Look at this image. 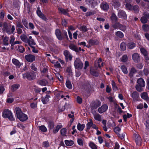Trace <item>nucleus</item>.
Masks as SVG:
<instances>
[{
	"label": "nucleus",
	"instance_id": "473e14b6",
	"mask_svg": "<svg viewBox=\"0 0 149 149\" xmlns=\"http://www.w3.org/2000/svg\"><path fill=\"white\" fill-rule=\"evenodd\" d=\"M136 137L137 138L135 140L136 143L138 145H140L141 142V138L139 135H137Z\"/></svg>",
	"mask_w": 149,
	"mask_h": 149
},
{
	"label": "nucleus",
	"instance_id": "bb28decb",
	"mask_svg": "<svg viewBox=\"0 0 149 149\" xmlns=\"http://www.w3.org/2000/svg\"><path fill=\"white\" fill-rule=\"evenodd\" d=\"M65 145L68 146H72L74 144V142L72 140H65Z\"/></svg>",
	"mask_w": 149,
	"mask_h": 149
},
{
	"label": "nucleus",
	"instance_id": "c756f323",
	"mask_svg": "<svg viewBox=\"0 0 149 149\" xmlns=\"http://www.w3.org/2000/svg\"><path fill=\"white\" fill-rule=\"evenodd\" d=\"M58 9L59 13H62L65 15H67L68 16L69 15L67 11L65 9L61 8H59Z\"/></svg>",
	"mask_w": 149,
	"mask_h": 149
},
{
	"label": "nucleus",
	"instance_id": "4d7b16f0",
	"mask_svg": "<svg viewBox=\"0 0 149 149\" xmlns=\"http://www.w3.org/2000/svg\"><path fill=\"white\" fill-rule=\"evenodd\" d=\"M89 44L91 45H93L97 44L96 41L95 40L91 39L89 41Z\"/></svg>",
	"mask_w": 149,
	"mask_h": 149
},
{
	"label": "nucleus",
	"instance_id": "49530a36",
	"mask_svg": "<svg viewBox=\"0 0 149 149\" xmlns=\"http://www.w3.org/2000/svg\"><path fill=\"white\" fill-rule=\"evenodd\" d=\"M111 82V84L112 86L113 90L115 91H116L117 90L118 88L116 85V84L113 80H112Z\"/></svg>",
	"mask_w": 149,
	"mask_h": 149
},
{
	"label": "nucleus",
	"instance_id": "2eb2a0df",
	"mask_svg": "<svg viewBox=\"0 0 149 149\" xmlns=\"http://www.w3.org/2000/svg\"><path fill=\"white\" fill-rule=\"evenodd\" d=\"M50 98V96L49 95H46L45 97H43L42 99V101L44 104H46L49 101V99Z\"/></svg>",
	"mask_w": 149,
	"mask_h": 149
},
{
	"label": "nucleus",
	"instance_id": "6e6552de",
	"mask_svg": "<svg viewBox=\"0 0 149 149\" xmlns=\"http://www.w3.org/2000/svg\"><path fill=\"white\" fill-rule=\"evenodd\" d=\"M64 54L66 60L70 61L72 60V56L69 51L67 50L64 51Z\"/></svg>",
	"mask_w": 149,
	"mask_h": 149
},
{
	"label": "nucleus",
	"instance_id": "412c9836",
	"mask_svg": "<svg viewBox=\"0 0 149 149\" xmlns=\"http://www.w3.org/2000/svg\"><path fill=\"white\" fill-rule=\"evenodd\" d=\"M85 127V125L84 124H81L79 123L77 124V127L78 130L79 131H82Z\"/></svg>",
	"mask_w": 149,
	"mask_h": 149
},
{
	"label": "nucleus",
	"instance_id": "cd10ccee",
	"mask_svg": "<svg viewBox=\"0 0 149 149\" xmlns=\"http://www.w3.org/2000/svg\"><path fill=\"white\" fill-rule=\"evenodd\" d=\"M39 128L40 130L43 132H46L47 130L46 127L44 125H42L39 126Z\"/></svg>",
	"mask_w": 149,
	"mask_h": 149
},
{
	"label": "nucleus",
	"instance_id": "a19ab883",
	"mask_svg": "<svg viewBox=\"0 0 149 149\" xmlns=\"http://www.w3.org/2000/svg\"><path fill=\"white\" fill-rule=\"evenodd\" d=\"M66 85L67 87L70 89H71L72 88V86L69 80H67Z\"/></svg>",
	"mask_w": 149,
	"mask_h": 149
},
{
	"label": "nucleus",
	"instance_id": "58836bf2",
	"mask_svg": "<svg viewBox=\"0 0 149 149\" xmlns=\"http://www.w3.org/2000/svg\"><path fill=\"white\" fill-rule=\"evenodd\" d=\"M121 69L123 72L125 74H126L128 73V71L125 65H122L121 67Z\"/></svg>",
	"mask_w": 149,
	"mask_h": 149
},
{
	"label": "nucleus",
	"instance_id": "3c124183",
	"mask_svg": "<svg viewBox=\"0 0 149 149\" xmlns=\"http://www.w3.org/2000/svg\"><path fill=\"white\" fill-rule=\"evenodd\" d=\"M140 51L141 53L144 56H146V55H147V52L144 49L141 48L140 49Z\"/></svg>",
	"mask_w": 149,
	"mask_h": 149
},
{
	"label": "nucleus",
	"instance_id": "338daca9",
	"mask_svg": "<svg viewBox=\"0 0 149 149\" xmlns=\"http://www.w3.org/2000/svg\"><path fill=\"white\" fill-rule=\"evenodd\" d=\"M136 70L135 68H132L130 70V74L132 75L134 73H135L136 72Z\"/></svg>",
	"mask_w": 149,
	"mask_h": 149
},
{
	"label": "nucleus",
	"instance_id": "8fccbe9b",
	"mask_svg": "<svg viewBox=\"0 0 149 149\" xmlns=\"http://www.w3.org/2000/svg\"><path fill=\"white\" fill-rule=\"evenodd\" d=\"M121 130L120 128L118 127H115L114 129L115 132L117 134H119V133Z\"/></svg>",
	"mask_w": 149,
	"mask_h": 149
},
{
	"label": "nucleus",
	"instance_id": "5701e85b",
	"mask_svg": "<svg viewBox=\"0 0 149 149\" xmlns=\"http://www.w3.org/2000/svg\"><path fill=\"white\" fill-rule=\"evenodd\" d=\"M136 46L135 44L132 42H131L127 44V47L130 49H132L134 48Z\"/></svg>",
	"mask_w": 149,
	"mask_h": 149
},
{
	"label": "nucleus",
	"instance_id": "f257e3e1",
	"mask_svg": "<svg viewBox=\"0 0 149 149\" xmlns=\"http://www.w3.org/2000/svg\"><path fill=\"white\" fill-rule=\"evenodd\" d=\"M2 116L5 118H8L11 121H13L15 118L11 111L8 110H5L2 113Z\"/></svg>",
	"mask_w": 149,
	"mask_h": 149
},
{
	"label": "nucleus",
	"instance_id": "bf43d9fd",
	"mask_svg": "<svg viewBox=\"0 0 149 149\" xmlns=\"http://www.w3.org/2000/svg\"><path fill=\"white\" fill-rule=\"evenodd\" d=\"M77 143L80 146H82L83 144L82 139L81 138H78L77 139Z\"/></svg>",
	"mask_w": 149,
	"mask_h": 149
},
{
	"label": "nucleus",
	"instance_id": "ea45409f",
	"mask_svg": "<svg viewBox=\"0 0 149 149\" xmlns=\"http://www.w3.org/2000/svg\"><path fill=\"white\" fill-rule=\"evenodd\" d=\"M21 40L23 42H26L28 40L27 36L24 34H23L20 36Z\"/></svg>",
	"mask_w": 149,
	"mask_h": 149
},
{
	"label": "nucleus",
	"instance_id": "39448f33",
	"mask_svg": "<svg viewBox=\"0 0 149 149\" xmlns=\"http://www.w3.org/2000/svg\"><path fill=\"white\" fill-rule=\"evenodd\" d=\"M25 58L27 61L30 62H32L35 61L36 59V57L34 56L31 54L26 55Z\"/></svg>",
	"mask_w": 149,
	"mask_h": 149
},
{
	"label": "nucleus",
	"instance_id": "4c0bfd02",
	"mask_svg": "<svg viewBox=\"0 0 149 149\" xmlns=\"http://www.w3.org/2000/svg\"><path fill=\"white\" fill-rule=\"evenodd\" d=\"M17 50L20 52L23 53L25 51V49L23 46L20 45L18 46Z\"/></svg>",
	"mask_w": 149,
	"mask_h": 149
},
{
	"label": "nucleus",
	"instance_id": "680f3d73",
	"mask_svg": "<svg viewBox=\"0 0 149 149\" xmlns=\"http://www.w3.org/2000/svg\"><path fill=\"white\" fill-rule=\"evenodd\" d=\"M17 126L21 129H23L25 128V126L23 124L18 123L17 124Z\"/></svg>",
	"mask_w": 149,
	"mask_h": 149
},
{
	"label": "nucleus",
	"instance_id": "4468645a",
	"mask_svg": "<svg viewBox=\"0 0 149 149\" xmlns=\"http://www.w3.org/2000/svg\"><path fill=\"white\" fill-rule=\"evenodd\" d=\"M94 119L97 120L101 121L102 120V116L98 113H93Z\"/></svg>",
	"mask_w": 149,
	"mask_h": 149
},
{
	"label": "nucleus",
	"instance_id": "e433bc0d",
	"mask_svg": "<svg viewBox=\"0 0 149 149\" xmlns=\"http://www.w3.org/2000/svg\"><path fill=\"white\" fill-rule=\"evenodd\" d=\"M126 44L124 42L121 43L120 45V48L123 51H125L126 49Z\"/></svg>",
	"mask_w": 149,
	"mask_h": 149
},
{
	"label": "nucleus",
	"instance_id": "5fc2aeb1",
	"mask_svg": "<svg viewBox=\"0 0 149 149\" xmlns=\"http://www.w3.org/2000/svg\"><path fill=\"white\" fill-rule=\"evenodd\" d=\"M88 4L89 5L93 6L95 4V3L93 0H89Z\"/></svg>",
	"mask_w": 149,
	"mask_h": 149
},
{
	"label": "nucleus",
	"instance_id": "37998d69",
	"mask_svg": "<svg viewBox=\"0 0 149 149\" xmlns=\"http://www.w3.org/2000/svg\"><path fill=\"white\" fill-rule=\"evenodd\" d=\"M15 40V38L14 36H10V44L11 46L14 45V41Z\"/></svg>",
	"mask_w": 149,
	"mask_h": 149
},
{
	"label": "nucleus",
	"instance_id": "052dcab7",
	"mask_svg": "<svg viewBox=\"0 0 149 149\" xmlns=\"http://www.w3.org/2000/svg\"><path fill=\"white\" fill-rule=\"evenodd\" d=\"M66 71L70 75H71L72 74L71 67H69L67 68L66 69Z\"/></svg>",
	"mask_w": 149,
	"mask_h": 149
},
{
	"label": "nucleus",
	"instance_id": "7ed1b4c3",
	"mask_svg": "<svg viewBox=\"0 0 149 149\" xmlns=\"http://www.w3.org/2000/svg\"><path fill=\"white\" fill-rule=\"evenodd\" d=\"M74 66L75 69L79 70L82 68L83 64L79 58H77L74 60Z\"/></svg>",
	"mask_w": 149,
	"mask_h": 149
},
{
	"label": "nucleus",
	"instance_id": "0eeeda50",
	"mask_svg": "<svg viewBox=\"0 0 149 149\" xmlns=\"http://www.w3.org/2000/svg\"><path fill=\"white\" fill-rule=\"evenodd\" d=\"M17 118L22 122L28 119L27 115L23 113L17 117Z\"/></svg>",
	"mask_w": 149,
	"mask_h": 149
},
{
	"label": "nucleus",
	"instance_id": "c9c22d12",
	"mask_svg": "<svg viewBox=\"0 0 149 149\" xmlns=\"http://www.w3.org/2000/svg\"><path fill=\"white\" fill-rule=\"evenodd\" d=\"M67 132V129L65 128H62L60 130V132L62 135L65 136H66Z\"/></svg>",
	"mask_w": 149,
	"mask_h": 149
},
{
	"label": "nucleus",
	"instance_id": "ddd939ff",
	"mask_svg": "<svg viewBox=\"0 0 149 149\" xmlns=\"http://www.w3.org/2000/svg\"><path fill=\"white\" fill-rule=\"evenodd\" d=\"M100 7L103 10L106 11L109 9V6L107 3L103 2L101 4Z\"/></svg>",
	"mask_w": 149,
	"mask_h": 149
},
{
	"label": "nucleus",
	"instance_id": "b1692460",
	"mask_svg": "<svg viewBox=\"0 0 149 149\" xmlns=\"http://www.w3.org/2000/svg\"><path fill=\"white\" fill-rule=\"evenodd\" d=\"M20 85L19 84H15L12 85L11 87V90L14 91L19 88L20 87Z\"/></svg>",
	"mask_w": 149,
	"mask_h": 149
},
{
	"label": "nucleus",
	"instance_id": "6ab92c4d",
	"mask_svg": "<svg viewBox=\"0 0 149 149\" xmlns=\"http://www.w3.org/2000/svg\"><path fill=\"white\" fill-rule=\"evenodd\" d=\"M55 34L58 39L60 40H62V38L61 35V33L59 29L56 30Z\"/></svg>",
	"mask_w": 149,
	"mask_h": 149
},
{
	"label": "nucleus",
	"instance_id": "0e129e2a",
	"mask_svg": "<svg viewBox=\"0 0 149 149\" xmlns=\"http://www.w3.org/2000/svg\"><path fill=\"white\" fill-rule=\"evenodd\" d=\"M22 22L25 26L27 28H28V22L25 19H24L22 20Z\"/></svg>",
	"mask_w": 149,
	"mask_h": 149
},
{
	"label": "nucleus",
	"instance_id": "393cba45",
	"mask_svg": "<svg viewBox=\"0 0 149 149\" xmlns=\"http://www.w3.org/2000/svg\"><path fill=\"white\" fill-rule=\"evenodd\" d=\"M54 124L53 122H49L48 123V127L49 131L52 130L54 128Z\"/></svg>",
	"mask_w": 149,
	"mask_h": 149
},
{
	"label": "nucleus",
	"instance_id": "864d4df0",
	"mask_svg": "<svg viewBox=\"0 0 149 149\" xmlns=\"http://www.w3.org/2000/svg\"><path fill=\"white\" fill-rule=\"evenodd\" d=\"M111 19L113 21H116L117 19V17L115 14L113 13L111 16Z\"/></svg>",
	"mask_w": 149,
	"mask_h": 149
},
{
	"label": "nucleus",
	"instance_id": "f704fd0d",
	"mask_svg": "<svg viewBox=\"0 0 149 149\" xmlns=\"http://www.w3.org/2000/svg\"><path fill=\"white\" fill-rule=\"evenodd\" d=\"M90 147L92 149H97V147L96 145L93 142H90L89 143Z\"/></svg>",
	"mask_w": 149,
	"mask_h": 149
},
{
	"label": "nucleus",
	"instance_id": "20e7f679",
	"mask_svg": "<svg viewBox=\"0 0 149 149\" xmlns=\"http://www.w3.org/2000/svg\"><path fill=\"white\" fill-rule=\"evenodd\" d=\"M35 77V72H32L31 73L26 72L23 74V78H26L28 80H33Z\"/></svg>",
	"mask_w": 149,
	"mask_h": 149
},
{
	"label": "nucleus",
	"instance_id": "6e6d98bb",
	"mask_svg": "<svg viewBox=\"0 0 149 149\" xmlns=\"http://www.w3.org/2000/svg\"><path fill=\"white\" fill-rule=\"evenodd\" d=\"M127 56L126 55H125L123 56L121 59V61L123 62H125L127 60Z\"/></svg>",
	"mask_w": 149,
	"mask_h": 149
},
{
	"label": "nucleus",
	"instance_id": "a211bd4d",
	"mask_svg": "<svg viewBox=\"0 0 149 149\" xmlns=\"http://www.w3.org/2000/svg\"><path fill=\"white\" fill-rule=\"evenodd\" d=\"M137 82L139 85H140L142 86H145V81L142 78H139L137 80Z\"/></svg>",
	"mask_w": 149,
	"mask_h": 149
},
{
	"label": "nucleus",
	"instance_id": "2f4dec72",
	"mask_svg": "<svg viewBox=\"0 0 149 149\" xmlns=\"http://www.w3.org/2000/svg\"><path fill=\"white\" fill-rule=\"evenodd\" d=\"M141 98L144 100H147L148 98V96L147 93L146 92H143L141 94Z\"/></svg>",
	"mask_w": 149,
	"mask_h": 149
},
{
	"label": "nucleus",
	"instance_id": "f03ea898",
	"mask_svg": "<svg viewBox=\"0 0 149 149\" xmlns=\"http://www.w3.org/2000/svg\"><path fill=\"white\" fill-rule=\"evenodd\" d=\"M4 30L9 35L13 33L15 30V27L14 25H13L11 27V29L10 26L9 27L6 23H5L3 26Z\"/></svg>",
	"mask_w": 149,
	"mask_h": 149
},
{
	"label": "nucleus",
	"instance_id": "9b49d317",
	"mask_svg": "<svg viewBox=\"0 0 149 149\" xmlns=\"http://www.w3.org/2000/svg\"><path fill=\"white\" fill-rule=\"evenodd\" d=\"M13 63L16 66L17 68H19L21 66V63L19 61L15 58H13L12 60Z\"/></svg>",
	"mask_w": 149,
	"mask_h": 149
},
{
	"label": "nucleus",
	"instance_id": "79ce46f5",
	"mask_svg": "<svg viewBox=\"0 0 149 149\" xmlns=\"http://www.w3.org/2000/svg\"><path fill=\"white\" fill-rule=\"evenodd\" d=\"M27 42L29 45L30 46L35 45H36V43L33 39L28 40Z\"/></svg>",
	"mask_w": 149,
	"mask_h": 149
},
{
	"label": "nucleus",
	"instance_id": "774afa93",
	"mask_svg": "<svg viewBox=\"0 0 149 149\" xmlns=\"http://www.w3.org/2000/svg\"><path fill=\"white\" fill-rule=\"evenodd\" d=\"M43 145L45 147H47L49 145V143L48 141H44L43 143Z\"/></svg>",
	"mask_w": 149,
	"mask_h": 149
},
{
	"label": "nucleus",
	"instance_id": "e2e57ef3",
	"mask_svg": "<svg viewBox=\"0 0 149 149\" xmlns=\"http://www.w3.org/2000/svg\"><path fill=\"white\" fill-rule=\"evenodd\" d=\"M142 28L143 30L145 31H148L149 29L148 25L146 24L143 25L142 26Z\"/></svg>",
	"mask_w": 149,
	"mask_h": 149
},
{
	"label": "nucleus",
	"instance_id": "9d476101",
	"mask_svg": "<svg viewBox=\"0 0 149 149\" xmlns=\"http://www.w3.org/2000/svg\"><path fill=\"white\" fill-rule=\"evenodd\" d=\"M118 15L119 17L124 19H126L127 17L126 15L125 12L123 10L119 11Z\"/></svg>",
	"mask_w": 149,
	"mask_h": 149
},
{
	"label": "nucleus",
	"instance_id": "4be33fe9",
	"mask_svg": "<svg viewBox=\"0 0 149 149\" xmlns=\"http://www.w3.org/2000/svg\"><path fill=\"white\" fill-rule=\"evenodd\" d=\"M69 47L71 50L74 51L76 52H78L77 47L76 46L73 44H71L69 46Z\"/></svg>",
	"mask_w": 149,
	"mask_h": 149
},
{
	"label": "nucleus",
	"instance_id": "603ef678",
	"mask_svg": "<svg viewBox=\"0 0 149 149\" xmlns=\"http://www.w3.org/2000/svg\"><path fill=\"white\" fill-rule=\"evenodd\" d=\"M79 30L85 32L87 30V29L86 26H81Z\"/></svg>",
	"mask_w": 149,
	"mask_h": 149
},
{
	"label": "nucleus",
	"instance_id": "69168bd1",
	"mask_svg": "<svg viewBox=\"0 0 149 149\" xmlns=\"http://www.w3.org/2000/svg\"><path fill=\"white\" fill-rule=\"evenodd\" d=\"M141 21L142 23H145L147 22V19L146 17H142L141 19Z\"/></svg>",
	"mask_w": 149,
	"mask_h": 149
},
{
	"label": "nucleus",
	"instance_id": "aec40b11",
	"mask_svg": "<svg viewBox=\"0 0 149 149\" xmlns=\"http://www.w3.org/2000/svg\"><path fill=\"white\" fill-rule=\"evenodd\" d=\"M15 111L17 117H18L19 115L23 113L20 108L18 107H16L15 109Z\"/></svg>",
	"mask_w": 149,
	"mask_h": 149
},
{
	"label": "nucleus",
	"instance_id": "a878e982",
	"mask_svg": "<svg viewBox=\"0 0 149 149\" xmlns=\"http://www.w3.org/2000/svg\"><path fill=\"white\" fill-rule=\"evenodd\" d=\"M38 83L41 86H46L47 84V82L45 79H42L39 81Z\"/></svg>",
	"mask_w": 149,
	"mask_h": 149
},
{
	"label": "nucleus",
	"instance_id": "13d9d810",
	"mask_svg": "<svg viewBox=\"0 0 149 149\" xmlns=\"http://www.w3.org/2000/svg\"><path fill=\"white\" fill-rule=\"evenodd\" d=\"M56 76L57 78L60 81H62L63 79V77L61 76L58 73H57L56 74Z\"/></svg>",
	"mask_w": 149,
	"mask_h": 149
},
{
	"label": "nucleus",
	"instance_id": "de8ad7c7",
	"mask_svg": "<svg viewBox=\"0 0 149 149\" xmlns=\"http://www.w3.org/2000/svg\"><path fill=\"white\" fill-rule=\"evenodd\" d=\"M90 73L92 75L95 77H97L98 75V73L92 70L91 68L90 70Z\"/></svg>",
	"mask_w": 149,
	"mask_h": 149
},
{
	"label": "nucleus",
	"instance_id": "423d86ee",
	"mask_svg": "<svg viewBox=\"0 0 149 149\" xmlns=\"http://www.w3.org/2000/svg\"><path fill=\"white\" fill-rule=\"evenodd\" d=\"M108 108V106L106 104H104L98 109V111L100 113H102L106 111Z\"/></svg>",
	"mask_w": 149,
	"mask_h": 149
},
{
	"label": "nucleus",
	"instance_id": "72a5a7b5",
	"mask_svg": "<svg viewBox=\"0 0 149 149\" xmlns=\"http://www.w3.org/2000/svg\"><path fill=\"white\" fill-rule=\"evenodd\" d=\"M132 116V114L127 113V114L124 115L123 116V118L124 121L126 122L127 121V118H129L131 117Z\"/></svg>",
	"mask_w": 149,
	"mask_h": 149
},
{
	"label": "nucleus",
	"instance_id": "f3484780",
	"mask_svg": "<svg viewBox=\"0 0 149 149\" xmlns=\"http://www.w3.org/2000/svg\"><path fill=\"white\" fill-rule=\"evenodd\" d=\"M131 96L132 97L134 100H136L138 99L139 96L138 93L134 91L131 94Z\"/></svg>",
	"mask_w": 149,
	"mask_h": 149
},
{
	"label": "nucleus",
	"instance_id": "c03bdc74",
	"mask_svg": "<svg viewBox=\"0 0 149 149\" xmlns=\"http://www.w3.org/2000/svg\"><path fill=\"white\" fill-rule=\"evenodd\" d=\"M116 35L120 38H122L123 37V33L120 31H118L116 33Z\"/></svg>",
	"mask_w": 149,
	"mask_h": 149
},
{
	"label": "nucleus",
	"instance_id": "09e8293b",
	"mask_svg": "<svg viewBox=\"0 0 149 149\" xmlns=\"http://www.w3.org/2000/svg\"><path fill=\"white\" fill-rule=\"evenodd\" d=\"M97 62L98 64L97 65H96V67L98 66L100 67L103 66V63H102V59L101 58H99L98 59V60L97 61Z\"/></svg>",
	"mask_w": 149,
	"mask_h": 149
},
{
	"label": "nucleus",
	"instance_id": "c85d7f7f",
	"mask_svg": "<svg viewBox=\"0 0 149 149\" xmlns=\"http://www.w3.org/2000/svg\"><path fill=\"white\" fill-rule=\"evenodd\" d=\"M8 40L9 38L8 37L5 36L3 40V43L4 45L7 46L8 45Z\"/></svg>",
	"mask_w": 149,
	"mask_h": 149
},
{
	"label": "nucleus",
	"instance_id": "dca6fc26",
	"mask_svg": "<svg viewBox=\"0 0 149 149\" xmlns=\"http://www.w3.org/2000/svg\"><path fill=\"white\" fill-rule=\"evenodd\" d=\"M63 127V125L61 124H59L57 125L54 128L53 130L54 133L55 134L59 130Z\"/></svg>",
	"mask_w": 149,
	"mask_h": 149
},
{
	"label": "nucleus",
	"instance_id": "a18cd8bd",
	"mask_svg": "<svg viewBox=\"0 0 149 149\" xmlns=\"http://www.w3.org/2000/svg\"><path fill=\"white\" fill-rule=\"evenodd\" d=\"M144 86H142L140 85H137L136 86V90L139 92H141L142 91L143 89V87Z\"/></svg>",
	"mask_w": 149,
	"mask_h": 149
},
{
	"label": "nucleus",
	"instance_id": "7c9ffc66",
	"mask_svg": "<svg viewBox=\"0 0 149 149\" xmlns=\"http://www.w3.org/2000/svg\"><path fill=\"white\" fill-rule=\"evenodd\" d=\"M89 122H88L86 124V127L87 129L89 130L90 129L91 127H92L93 122L92 120L90 119L89 120Z\"/></svg>",
	"mask_w": 149,
	"mask_h": 149
},
{
	"label": "nucleus",
	"instance_id": "1a4fd4ad",
	"mask_svg": "<svg viewBox=\"0 0 149 149\" xmlns=\"http://www.w3.org/2000/svg\"><path fill=\"white\" fill-rule=\"evenodd\" d=\"M37 13L38 16L42 18L43 20H45L46 18L44 15L41 12L40 10L39 7H38L37 8Z\"/></svg>",
	"mask_w": 149,
	"mask_h": 149
},
{
	"label": "nucleus",
	"instance_id": "f8f14e48",
	"mask_svg": "<svg viewBox=\"0 0 149 149\" xmlns=\"http://www.w3.org/2000/svg\"><path fill=\"white\" fill-rule=\"evenodd\" d=\"M133 60L135 62H138L140 61V57L138 54L136 53L132 55Z\"/></svg>",
	"mask_w": 149,
	"mask_h": 149
}]
</instances>
